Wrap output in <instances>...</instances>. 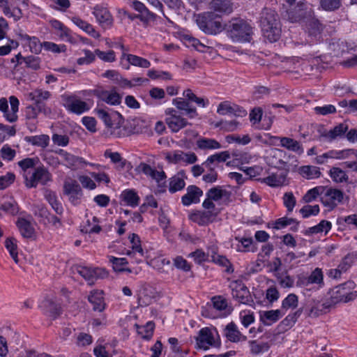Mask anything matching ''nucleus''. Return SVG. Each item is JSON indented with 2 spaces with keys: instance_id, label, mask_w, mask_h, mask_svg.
I'll list each match as a JSON object with an SVG mask.
<instances>
[{
  "instance_id": "f257e3e1",
  "label": "nucleus",
  "mask_w": 357,
  "mask_h": 357,
  "mask_svg": "<svg viewBox=\"0 0 357 357\" xmlns=\"http://www.w3.org/2000/svg\"><path fill=\"white\" fill-rule=\"evenodd\" d=\"M261 30L265 38L271 43L276 42L281 35V24L278 13L271 8H264L260 20Z\"/></svg>"
},
{
  "instance_id": "f03ea898",
  "label": "nucleus",
  "mask_w": 357,
  "mask_h": 357,
  "mask_svg": "<svg viewBox=\"0 0 357 357\" xmlns=\"http://www.w3.org/2000/svg\"><path fill=\"white\" fill-rule=\"evenodd\" d=\"M195 340L197 349L206 351L211 347L219 348L221 346L220 338L216 328H201Z\"/></svg>"
},
{
  "instance_id": "7ed1b4c3",
  "label": "nucleus",
  "mask_w": 357,
  "mask_h": 357,
  "mask_svg": "<svg viewBox=\"0 0 357 357\" xmlns=\"http://www.w3.org/2000/svg\"><path fill=\"white\" fill-rule=\"evenodd\" d=\"M355 288L356 284L351 280L337 285L332 289L331 299L335 305L352 301L357 298V291Z\"/></svg>"
},
{
  "instance_id": "20e7f679",
  "label": "nucleus",
  "mask_w": 357,
  "mask_h": 357,
  "mask_svg": "<svg viewBox=\"0 0 357 357\" xmlns=\"http://www.w3.org/2000/svg\"><path fill=\"white\" fill-rule=\"evenodd\" d=\"M199 28L206 34L215 35L222 30L221 22L213 12L199 15L196 19Z\"/></svg>"
},
{
  "instance_id": "39448f33",
  "label": "nucleus",
  "mask_w": 357,
  "mask_h": 357,
  "mask_svg": "<svg viewBox=\"0 0 357 357\" xmlns=\"http://www.w3.org/2000/svg\"><path fill=\"white\" fill-rule=\"evenodd\" d=\"M229 27V36L234 41L250 42L252 28L247 22L243 20H234Z\"/></svg>"
},
{
  "instance_id": "423d86ee",
  "label": "nucleus",
  "mask_w": 357,
  "mask_h": 357,
  "mask_svg": "<svg viewBox=\"0 0 357 357\" xmlns=\"http://www.w3.org/2000/svg\"><path fill=\"white\" fill-rule=\"evenodd\" d=\"M344 199V192L336 188L324 187L322 190V195L320 197V202L324 206L328 208V211L333 210L338 204L342 202Z\"/></svg>"
},
{
  "instance_id": "0eeeda50",
  "label": "nucleus",
  "mask_w": 357,
  "mask_h": 357,
  "mask_svg": "<svg viewBox=\"0 0 357 357\" xmlns=\"http://www.w3.org/2000/svg\"><path fill=\"white\" fill-rule=\"evenodd\" d=\"M286 16L291 22H297L305 17L306 5L303 1L296 2V0H286Z\"/></svg>"
},
{
  "instance_id": "6e6552de",
  "label": "nucleus",
  "mask_w": 357,
  "mask_h": 357,
  "mask_svg": "<svg viewBox=\"0 0 357 357\" xmlns=\"http://www.w3.org/2000/svg\"><path fill=\"white\" fill-rule=\"evenodd\" d=\"M74 269L75 271L84 278L90 285L94 284L96 280L103 279L108 275L105 269L100 268H91L86 266H76Z\"/></svg>"
},
{
  "instance_id": "1a4fd4ad",
  "label": "nucleus",
  "mask_w": 357,
  "mask_h": 357,
  "mask_svg": "<svg viewBox=\"0 0 357 357\" xmlns=\"http://www.w3.org/2000/svg\"><path fill=\"white\" fill-rule=\"evenodd\" d=\"M229 287L233 298L240 303L250 305L253 302L250 291L241 281H233Z\"/></svg>"
},
{
  "instance_id": "9d476101",
  "label": "nucleus",
  "mask_w": 357,
  "mask_h": 357,
  "mask_svg": "<svg viewBox=\"0 0 357 357\" xmlns=\"http://www.w3.org/2000/svg\"><path fill=\"white\" fill-rule=\"evenodd\" d=\"M52 180V175L49 171L43 167L36 168L30 178L25 176V185L29 188H36L38 183L46 185Z\"/></svg>"
},
{
  "instance_id": "9b49d317",
  "label": "nucleus",
  "mask_w": 357,
  "mask_h": 357,
  "mask_svg": "<svg viewBox=\"0 0 357 357\" xmlns=\"http://www.w3.org/2000/svg\"><path fill=\"white\" fill-rule=\"evenodd\" d=\"M62 100L63 106L71 113L81 114L89 109L87 103L75 96L63 95Z\"/></svg>"
},
{
  "instance_id": "f8f14e48",
  "label": "nucleus",
  "mask_w": 357,
  "mask_h": 357,
  "mask_svg": "<svg viewBox=\"0 0 357 357\" xmlns=\"http://www.w3.org/2000/svg\"><path fill=\"white\" fill-rule=\"evenodd\" d=\"M63 193L69 197V201L74 206L79 205L81 203L83 193L79 184L75 180L65 181Z\"/></svg>"
},
{
  "instance_id": "ddd939ff",
  "label": "nucleus",
  "mask_w": 357,
  "mask_h": 357,
  "mask_svg": "<svg viewBox=\"0 0 357 357\" xmlns=\"http://www.w3.org/2000/svg\"><path fill=\"white\" fill-rule=\"evenodd\" d=\"M335 305L330 298L324 302H321L316 299L310 301V309L307 311V316L310 317H318L320 315L328 312L332 306Z\"/></svg>"
},
{
  "instance_id": "4468645a",
  "label": "nucleus",
  "mask_w": 357,
  "mask_h": 357,
  "mask_svg": "<svg viewBox=\"0 0 357 357\" xmlns=\"http://www.w3.org/2000/svg\"><path fill=\"white\" fill-rule=\"evenodd\" d=\"M138 169L145 175L151 177L158 183L159 188H165L166 183V174L164 171H157L152 168L149 165L142 162L138 166Z\"/></svg>"
},
{
  "instance_id": "2eb2a0df",
  "label": "nucleus",
  "mask_w": 357,
  "mask_h": 357,
  "mask_svg": "<svg viewBox=\"0 0 357 357\" xmlns=\"http://www.w3.org/2000/svg\"><path fill=\"white\" fill-rule=\"evenodd\" d=\"M217 213L212 211H196L189 215V219L200 226H205L213 222Z\"/></svg>"
},
{
  "instance_id": "dca6fc26",
  "label": "nucleus",
  "mask_w": 357,
  "mask_h": 357,
  "mask_svg": "<svg viewBox=\"0 0 357 357\" xmlns=\"http://www.w3.org/2000/svg\"><path fill=\"white\" fill-rule=\"evenodd\" d=\"M186 191L187 192L181 197L183 206H188L192 204L199 202L200 197L203 195V191L199 187L191 185L188 186Z\"/></svg>"
},
{
  "instance_id": "f3484780",
  "label": "nucleus",
  "mask_w": 357,
  "mask_h": 357,
  "mask_svg": "<svg viewBox=\"0 0 357 357\" xmlns=\"http://www.w3.org/2000/svg\"><path fill=\"white\" fill-rule=\"evenodd\" d=\"M131 7L139 14L140 21L144 24H148L150 21L156 20V15L150 11L146 6L141 1L132 0Z\"/></svg>"
},
{
  "instance_id": "a211bd4d",
  "label": "nucleus",
  "mask_w": 357,
  "mask_h": 357,
  "mask_svg": "<svg viewBox=\"0 0 357 357\" xmlns=\"http://www.w3.org/2000/svg\"><path fill=\"white\" fill-rule=\"evenodd\" d=\"M93 14L102 28L109 29L112 26L113 18L106 8L97 6L94 8Z\"/></svg>"
},
{
  "instance_id": "6ab92c4d",
  "label": "nucleus",
  "mask_w": 357,
  "mask_h": 357,
  "mask_svg": "<svg viewBox=\"0 0 357 357\" xmlns=\"http://www.w3.org/2000/svg\"><path fill=\"white\" fill-rule=\"evenodd\" d=\"M224 335L231 342L236 343L247 340V337L241 333L236 324L233 321L229 323L224 328Z\"/></svg>"
},
{
  "instance_id": "aec40b11",
  "label": "nucleus",
  "mask_w": 357,
  "mask_h": 357,
  "mask_svg": "<svg viewBox=\"0 0 357 357\" xmlns=\"http://www.w3.org/2000/svg\"><path fill=\"white\" fill-rule=\"evenodd\" d=\"M172 103L178 110L182 112L183 114L188 116L190 119L195 118L198 116L196 108L192 107L189 101L185 98H174L172 100Z\"/></svg>"
},
{
  "instance_id": "412c9836",
  "label": "nucleus",
  "mask_w": 357,
  "mask_h": 357,
  "mask_svg": "<svg viewBox=\"0 0 357 357\" xmlns=\"http://www.w3.org/2000/svg\"><path fill=\"white\" fill-rule=\"evenodd\" d=\"M27 96L30 100L34 102L35 105H36L39 109H45V104L43 103V101L47 100L51 97L52 94L48 91L36 89L29 93Z\"/></svg>"
},
{
  "instance_id": "4be33fe9",
  "label": "nucleus",
  "mask_w": 357,
  "mask_h": 357,
  "mask_svg": "<svg viewBox=\"0 0 357 357\" xmlns=\"http://www.w3.org/2000/svg\"><path fill=\"white\" fill-rule=\"evenodd\" d=\"M273 138L276 140H279L280 146L289 151H291L299 155L302 154L304 151L301 144L292 138L287 137H274Z\"/></svg>"
},
{
  "instance_id": "5701e85b",
  "label": "nucleus",
  "mask_w": 357,
  "mask_h": 357,
  "mask_svg": "<svg viewBox=\"0 0 357 357\" xmlns=\"http://www.w3.org/2000/svg\"><path fill=\"white\" fill-rule=\"evenodd\" d=\"M19 38L22 41L26 43L29 47L30 51L36 54H38L41 52L43 47V43H42L38 38L36 36H30L26 33H20Z\"/></svg>"
},
{
  "instance_id": "b1692460",
  "label": "nucleus",
  "mask_w": 357,
  "mask_h": 357,
  "mask_svg": "<svg viewBox=\"0 0 357 357\" xmlns=\"http://www.w3.org/2000/svg\"><path fill=\"white\" fill-rule=\"evenodd\" d=\"M102 294V291L94 290L91 291L89 295L88 301L93 305L94 311L102 312L104 310L105 303Z\"/></svg>"
},
{
  "instance_id": "393cba45",
  "label": "nucleus",
  "mask_w": 357,
  "mask_h": 357,
  "mask_svg": "<svg viewBox=\"0 0 357 357\" xmlns=\"http://www.w3.org/2000/svg\"><path fill=\"white\" fill-rule=\"evenodd\" d=\"M210 8L215 12L230 14L233 12V3L231 0H212Z\"/></svg>"
},
{
  "instance_id": "a878e982",
  "label": "nucleus",
  "mask_w": 357,
  "mask_h": 357,
  "mask_svg": "<svg viewBox=\"0 0 357 357\" xmlns=\"http://www.w3.org/2000/svg\"><path fill=\"white\" fill-rule=\"evenodd\" d=\"M42 307L44 313L52 319H56L61 314V306L52 300L47 299L44 301Z\"/></svg>"
},
{
  "instance_id": "bb28decb",
  "label": "nucleus",
  "mask_w": 357,
  "mask_h": 357,
  "mask_svg": "<svg viewBox=\"0 0 357 357\" xmlns=\"http://www.w3.org/2000/svg\"><path fill=\"white\" fill-rule=\"evenodd\" d=\"M284 314L280 310H271L260 312V321L266 326L277 322Z\"/></svg>"
},
{
  "instance_id": "cd10ccee",
  "label": "nucleus",
  "mask_w": 357,
  "mask_h": 357,
  "mask_svg": "<svg viewBox=\"0 0 357 357\" xmlns=\"http://www.w3.org/2000/svg\"><path fill=\"white\" fill-rule=\"evenodd\" d=\"M165 121L169 128L173 132H178L180 130L185 128L186 126L189 124L188 121L185 118L182 117L181 115L169 116L166 118Z\"/></svg>"
},
{
  "instance_id": "c85d7f7f",
  "label": "nucleus",
  "mask_w": 357,
  "mask_h": 357,
  "mask_svg": "<svg viewBox=\"0 0 357 357\" xmlns=\"http://www.w3.org/2000/svg\"><path fill=\"white\" fill-rule=\"evenodd\" d=\"M348 128L349 126L347 123H342L335 126L328 132L322 133L321 136L328 139L330 142H332L338 137H342L348 130Z\"/></svg>"
},
{
  "instance_id": "c756f323",
  "label": "nucleus",
  "mask_w": 357,
  "mask_h": 357,
  "mask_svg": "<svg viewBox=\"0 0 357 357\" xmlns=\"http://www.w3.org/2000/svg\"><path fill=\"white\" fill-rule=\"evenodd\" d=\"M45 198L56 214L61 215L63 213V208L61 203L58 200L56 192L50 190H46L45 192Z\"/></svg>"
},
{
  "instance_id": "7c9ffc66",
  "label": "nucleus",
  "mask_w": 357,
  "mask_h": 357,
  "mask_svg": "<svg viewBox=\"0 0 357 357\" xmlns=\"http://www.w3.org/2000/svg\"><path fill=\"white\" fill-rule=\"evenodd\" d=\"M63 160L65 161L63 165L72 169H77L88 164L84 158L74 155L70 153H67Z\"/></svg>"
},
{
  "instance_id": "2f4dec72",
  "label": "nucleus",
  "mask_w": 357,
  "mask_h": 357,
  "mask_svg": "<svg viewBox=\"0 0 357 357\" xmlns=\"http://www.w3.org/2000/svg\"><path fill=\"white\" fill-rule=\"evenodd\" d=\"M24 140L33 146L45 149L50 143V137L47 135H39L34 136H26Z\"/></svg>"
},
{
  "instance_id": "473e14b6",
  "label": "nucleus",
  "mask_w": 357,
  "mask_h": 357,
  "mask_svg": "<svg viewBox=\"0 0 357 357\" xmlns=\"http://www.w3.org/2000/svg\"><path fill=\"white\" fill-rule=\"evenodd\" d=\"M120 197L128 206L135 207L139 205V197L134 190H125Z\"/></svg>"
},
{
  "instance_id": "72a5a7b5",
  "label": "nucleus",
  "mask_w": 357,
  "mask_h": 357,
  "mask_svg": "<svg viewBox=\"0 0 357 357\" xmlns=\"http://www.w3.org/2000/svg\"><path fill=\"white\" fill-rule=\"evenodd\" d=\"M128 238L132 245V250H128L126 255L130 257H134L135 253L137 252L142 257H143L144 252L141 245L139 236L137 234L133 233L129 236Z\"/></svg>"
},
{
  "instance_id": "f704fd0d",
  "label": "nucleus",
  "mask_w": 357,
  "mask_h": 357,
  "mask_svg": "<svg viewBox=\"0 0 357 357\" xmlns=\"http://www.w3.org/2000/svg\"><path fill=\"white\" fill-rule=\"evenodd\" d=\"M17 226L24 238H31L34 233V229L29 221L24 218L19 219L17 222Z\"/></svg>"
},
{
  "instance_id": "c9c22d12",
  "label": "nucleus",
  "mask_w": 357,
  "mask_h": 357,
  "mask_svg": "<svg viewBox=\"0 0 357 357\" xmlns=\"http://www.w3.org/2000/svg\"><path fill=\"white\" fill-rule=\"evenodd\" d=\"M183 172H181L176 176H172L169 179V191L170 193L173 194L177 191H180L185 188V181L179 176V174H183Z\"/></svg>"
},
{
  "instance_id": "e433bc0d",
  "label": "nucleus",
  "mask_w": 357,
  "mask_h": 357,
  "mask_svg": "<svg viewBox=\"0 0 357 357\" xmlns=\"http://www.w3.org/2000/svg\"><path fill=\"white\" fill-rule=\"evenodd\" d=\"M9 102L10 104L11 111L9 112V114L6 115V120L10 123H13L17 121V112L19 109L20 102L17 98L15 96H11L9 97Z\"/></svg>"
},
{
  "instance_id": "4c0bfd02",
  "label": "nucleus",
  "mask_w": 357,
  "mask_h": 357,
  "mask_svg": "<svg viewBox=\"0 0 357 357\" xmlns=\"http://www.w3.org/2000/svg\"><path fill=\"white\" fill-rule=\"evenodd\" d=\"M109 261L112 264L113 269L116 272H132L130 268L126 267V266L128 264V260L126 258H116L115 257H110Z\"/></svg>"
},
{
  "instance_id": "58836bf2",
  "label": "nucleus",
  "mask_w": 357,
  "mask_h": 357,
  "mask_svg": "<svg viewBox=\"0 0 357 357\" xmlns=\"http://www.w3.org/2000/svg\"><path fill=\"white\" fill-rule=\"evenodd\" d=\"M275 277L278 283L282 288H291L294 284V278L290 276L287 271L281 273H277Z\"/></svg>"
},
{
  "instance_id": "ea45409f",
  "label": "nucleus",
  "mask_w": 357,
  "mask_h": 357,
  "mask_svg": "<svg viewBox=\"0 0 357 357\" xmlns=\"http://www.w3.org/2000/svg\"><path fill=\"white\" fill-rule=\"evenodd\" d=\"M213 255H211V261L222 267L226 268V271L229 273L234 272V268H232L231 262L229 261L226 257L223 255H217L216 252L213 250Z\"/></svg>"
},
{
  "instance_id": "a19ab883",
  "label": "nucleus",
  "mask_w": 357,
  "mask_h": 357,
  "mask_svg": "<svg viewBox=\"0 0 357 357\" xmlns=\"http://www.w3.org/2000/svg\"><path fill=\"white\" fill-rule=\"evenodd\" d=\"M300 173L307 179H313L319 178L321 176V172L318 167L306 165L300 168Z\"/></svg>"
},
{
  "instance_id": "79ce46f5",
  "label": "nucleus",
  "mask_w": 357,
  "mask_h": 357,
  "mask_svg": "<svg viewBox=\"0 0 357 357\" xmlns=\"http://www.w3.org/2000/svg\"><path fill=\"white\" fill-rule=\"evenodd\" d=\"M248 344L250 353L252 355H259V354L268 351L270 348L267 342H259L257 340H250Z\"/></svg>"
},
{
  "instance_id": "37998d69",
  "label": "nucleus",
  "mask_w": 357,
  "mask_h": 357,
  "mask_svg": "<svg viewBox=\"0 0 357 357\" xmlns=\"http://www.w3.org/2000/svg\"><path fill=\"white\" fill-rule=\"evenodd\" d=\"M229 195L230 192L226 190L222 189L220 186L213 187L206 193V197L215 202L219 201L224 197H229Z\"/></svg>"
},
{
  "instance_id": "c03bdc74",
  "label": "nucleus",
  "mask_w": 357,
  "mask_h": 357,
  "mask_svg": "<svg viewBox=\"0 0 357 357\" xmlns=\"http://www.w3.org/2000/svg\"><path fill=\"white\" fill-rule=\"evenodd\" d=\"M303 307H300L295 312L288 314L280 324L284 328H291L296 322L303 312Z\"/></svg>"
},
{
  "instance_id": "a18cd8bd",
  "label": "nucleus",
  "mask_w": 357,
  "mask_h": 357,
  "mask_svg": "<svg viewBox=\"0 0 357 357\" xmlns=\"http://www.w3.org/2000/svg\"><path fill=\"white\" fill-rule=\"evenodd\" d=\"M197 147L200 149H218L220 144L213 139L202 138L197 142Z\"/></svg>"
},
{
  "instance_id": "49530a36",
  "label": "nucleus",
  "mask_w": 357,
  "mask_h": 357,
  "mask_svg": "<svg viewBox=\"0 0 357 357\" xmlns=\"http://www.w3.org/2000/svg\"><path fill=\"white\" fill-rule=\"evenodd\" d=\"M126 57L127 61L132 66H139L144 68H148L151 66L150 61L144 58L134 54H128Z\"/></svg>"
},
{
  "instance_id": "de8ad7c7",
  "label": "nucleus",
  "mask_w": 357,
  "mask_h": 357,
  "mask_svg": "<svg viewBox=\"0 0 357 357\" xmlns=\"http://www.w3.org/2000/svg\"><path fill=\"white\" fill-rule=\"evenodd\" d=\"M323 190H324V186H317L309 190L303 197L304 202L310 203L315 200L318 196L321 197Z\"/></svg>"
},
{
  "instance_id": "09e8293b",
  "label": "nucleus",
  "mask_w": 357,
  "mask_h": 357,
  "mask_svg": "<svg viewBox=\"0 0 357 357\" xmlns=\"http://www.w3.org/2000/svg\"><path fill=\"white\" fill-rule=\"evenodd\" d=\"M330 176L336 183H342L347 181L348 176L344 171L339 167H333L330 169Z\"/></svg>"
},
{
  "instance_id": "8fccbe9b",
  "label": "nucleus",
  "mask_w": 357,
  "mask_h": 357,
  "mask_svg": "<svg viewBox=\"0 0 357 357\" xmlns=\"http://www.w3.org/2000/svg\"><path fill=\"white\" fill-rule=\"evenodd\" d=\"M230 158V154L229 151H225L220 153H218L209 156L206 160V165L213 164L214 162H226Z\"/></svg>"
},
{
  "instance_id": "3c124183",
  "label": "nucleus",
  "mask_w": 357,
  "mask_h": 357,
  "mask_svg": "<svg viewBox=\"0 0 357 357\" xmlns=\"http://www.w3.org/2000/svg\"><path fill=\"white\" fill-rule=\"evenodd\" d=\"M5 247L9 251V253L11 257L13 259L16 264L18 263V256H17V246L15 242V239L13 238H8L5 241Z\"/></svg>"
},
{
  "instance_id": "603ef678",
  "label": "nucleus",
  "mask_w": 357,
  "mask_h": 357,
  "mask_svg": "<svg viewBox=\"0 0 357 357\" xmlns=\"http://www.w3.org/2000/svg\"><path fill=\"white\" fill-rule=\"evenodd\" d=\"M235 240L238 241V245L236 250L238 252H248L252 250L254 252V250H250V248L253 243V240L252 238H240L236 237Z\"/></svg>"
},
{
  "instance_id": "864d4df0",
  "label": "nucleus",
  "mask_w": 357,
  "mask_h": 357,
  "mask_svg": "<svg viewBox=\"0 0 357 357\" xmlns=\"http://www.w3.org/2000/svg\"><path fill=\"white\" fill-rule=\"evenodd\" d=\"M298 298L295 294H289L282 302V309H294L298 306Z\"/></svg>"
},
{
  "instance_id": "5fc2aeb1",
  "label": "nucleus",
  "mask_w": 357,
  "mask_h": 357,
  "mask_svg": "<svg viewBox=\"0 0 357 357\" xmlns=\"http://www.w3.org/2000/svg\"><path fill=\"white\" fill-rule=\"evenodd\" d=\"M357 259V253L351 252L347 254L340 264L338 268H341L342 271H346Z\"/></svg>"
},
{
  "instance_id": "6e6d98bb",
  "label": "nucleus",
  "mask_w": 357,
  "mask_h": 357,
  "mask_svg": "<svg viewBox=\"0 0 357 357\" xmlns=\"http://www.w3.org/2000/svg\"><path fill=\"white\" fill-rule=\"evenodd\" d=\"M0 210L3 211L5 213L15 215L18 213L19 208L15 201L5 202L0 206Z\"/></svg>"
},
{
  "instance_id": "4d7b16f0",
  "label": "nucleus",
  "mask_w": 357,
  "mask_h": 357,
  "mask_svg": "<svg viewBox=\"0 0 357 357\" xmlns=\"http://www.w3.org/2000/svg\"><path fill=\"white\" fill-rule=\"evenodd\" d=\"M155 324L153 321H148L146 325L139 328L138 333L146 340H150L153 334Z\"/></svg>"
},
{
  "instance_id": "13d9d810",
  "label": "nucleus",
  "mask_w": 357,
  "mask_h": 357,
  "mask_svg": "<svg viewBox=\"0 0 357 357\" xmlns=\"http://www.w3.org/2000/svg\"><path fill=\"white\" fill-rule=\"evenodd\" d=\"M24 63L27 68L37 70L40 68L41 59L38 56L30 55L24 58Z\"/></svg>"
},
{
  "instance_id": "bf43d9fd",
  "label": "nucleus",
  "mask_w": 357,
  "mask_h": 357,
  "mask_svg": "<svg viewBox=\"0 0 357 357\" xmlns=\"http://www.w3.org/2000/svg\"><path fill=\"white\" fill-rule=\"evenodd\" d=\"M341 6V0H320V6L326 11H333Z\"/></svg>"
},
{
  "instance_id": "052dcab7",
  "label": "nucleus",
  "mask_w": 357,
  "mask_h": 357,
  "mask_svg": "<svg viewBox=\"0 0 357 357\" xmlns=\"http://www.w3.org/2000/svg\"><path fill=\"white\" fill-rule=\"evenodd\" d=\"M188 257L193 258L195 263L201 264L203 262L208 261L209 255L208 253H205L201 249H197L195 251L190 253Z\"/></svg>"
},
{
  "instance_id": "680f3d73",
  "label": "nucleus",
  "mask_w": 357,
  "mask_h": 357,
  "mask_svg": "<svg viewBox=\"0 0 357 357\" xmlns=\"http://www.w3.org/2000/svg\"><path fill=\"white\" fill-rule=\"evenodd\" d=\"M238 125L239 123L236 120L220 121L216 123L215 126L220 127L222 130L226 132H233L237 129Z\"/></svg>"
},
{
  "instance_id": "e2e57ef3",
  "label": "nucleus",
  "mask_w": 357,
  "mask_h": 357,
  "mask_svg": "<svg viewBox=\"0 0 357 357\" xmlns=\"http://www.w3.org/2000/svg\"><path fill=\"white\" fill-rule=\"evenodd\" d=\"M310 284L322 285L324 284V275L319 268H316L308 276Z\"/></svg>"
},
{
  "instance_id": "0e129e2a",
  "label": "nucleus",
  "mask_w": 357,
  "mask_h": 357,
  "mask_svg": "<svg viewBox=\"0 0 357 357\" xmlns=\"http://www.w3.org/2000/svg\"><path fill=\"white\" fill-rule=\"evenodd\" d=\"M300 213L303 218H307L310 215H317L319 213V206L317 204L314 206L305 205L301 208Z\"/></svg>"
},
{
  "instance_id": "69168bd1",
  "label": "nucleus",
  "mask_w": 357,
  "mask_h": 357,
  "mask_svg": "<svg viewBox=\"0 0 357 357\" xmlns=\"http://www.w3.org/2000/svg\"><path fill=\"white\" fill-rule=\"evenodd\" d=\"M283 203L288 212H291L296 205V200L292 192L284 193L283 196Z\"/></svg>"
},
{
  "instance_id": "338daca9",
  "label": "nucleus",
  "mask_w": 357,
  "mask_h": 357,
  "mask_svg": "<svg viewBox=\"0 0 357 357\" xmlns=\"http://www.w3.org/2000/svg\"><path fill=\"white\" fill-rule=\"evenodd\" d=\"M1 157L8 161H11L15 156L16 151L11 149V147L8 144H5L3 146L0 151Z\"/></svg>"
},
{
  "instance_id": "774afa93",
  "label": "nucleus",
  "mask_w": 357,
  "mask_h": 357,
  "mask_svg": "<svg viewBox=\"0 0 357 357\" xmlns=\"http://www.w3.org/2000/svg\"><path fill=\"white\" fill-rule=\"evenodd\" d=\"M15 176L12 172H8L6 175L0 176V190H4L10 185L15 181Z\"/></svg>"
}]
</instances>
